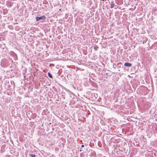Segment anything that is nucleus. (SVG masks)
Here are the masks:
<instances>
[{"mask_svg":"<svg viewBox=\"0 0 157 157\" xmlns=\"http://www.w3.org/2000/svg\"><path fill=\"white\" fill-rule=\"evenodd\" d=\"M98 48V47H94V49L95 51H97Z\"/></svg>","mask_w":157,"mask_h":157,"instance_id":"423d86ee","label":"nucleus"},{"mask_svg":"<svg viewBox=\"0 0 157 157\" xmlns=\"http://www.w3.org/2000/svg\"><path fill=\"white\" fill-rule=\"evenodd\" d=\"M48 75L50 78H52V76L50 73L48 72Z\"/></svg>","mask_w":157,"mask_h":157,"instance_id":"20e7f679","label":"nucleus"},{"mask_svg":"<svg viewBox=\"0 0 157 157\" xmlns=\"http://www.w3.org/2000/svg\"><path fill=\"white\" fill-rule=\"evenodd\" d=\"M124 65L125 66L130 67L132 66V64L131 63L127 62L124 63Z\"/></svg>","mask_w":157,"mask_h":157,"instance_id":"f03ea898","label":"nucleus"},{"mask_svg":"<svg viewBox=\"0 0 157 157\" xmlns=\"http://www.w3.org/2000/svg\"><path fill=\"white\" fill-rule=\"evenodd\" d=\"M116 6V5H115V4L112 3V2L110 4V8H113Z\"/></svg>","mask_w":157,"mask_h":157,"instance_id":"7ed1b4c3","label":"nucleus"},{"mask_svg":"<svg viewBox=\"0 0 157 157\" xmlns=\"http://www.w3.org/2000/svg\"><path fill=\"white\" fill-rule=\"evenodd\" d=\"M35 155L33 154H31L30 155V157H35Z\"/></svg>","mask_w":157,"mask_h":157,"instance_id":"39448f33","label":"nucleus"},{"mask_svg":"<svg viewBox=\"0 0 157 157\" xmlns=\"http://www.w3.org/2000/svg\"><path fill=\"white\" fill-rule=\"evenodd\" d=\"M36 20L37 21H39L40 20H44L45 19V17L44 16H42L40 17H36Z\"/></svg>","mask_w":157,"mask_h":157,"instance_id":"f257e3e1","label":"nucleus"},{"mask_svg":"<svg viewBox=\"0 0 157 157\" xmlns=\"http://www.w3.org/2000/svg\"><path fill=\"white\" fill-rule=\"evenodd\" d=\"M81 147H84V145H81Z\"/></svg>","mask_w":157,"mask_h":157,"instance_id":"0eeeda50","label":"nucleus"}]
</instances>
